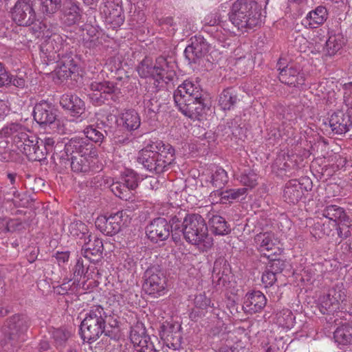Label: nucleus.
<instances>
[{
  "label": "nucleus",
  "instance_id": "53",
  "mask_svg": "<svg viewBox=\"0 0 352 352\" xmlns=\"http://www.w3.org/2000/svg\"><path fill=\"white\" fill-rule=\"evenodd\" d=\"M54 338L59 343L65 342L69 337L63 330L56 329L53 333Z\"/></svg>",
  "mask_w": 352,
  "mask_h": 352
},
{
  "label": "nucleus",
  "instance_id": "45",
  "mask_svg": "<svg viewBox=\"0 0 352 352\" xmlns=\"http://www.w3.org/2000/svg\"><path fill=\"white\" fill-rule=\"evenodd\" d=\"M223 100L221 102V109L223 110H229L231 107L236 102V96L232 93L230 92V90H224L223 93Z\"/></svg>",
  "mask_w": 352,
  "mask_h": 352
},
{
  "label": "nucleus",
  "instance_id": "50",
  "mask_svg": "<svg viewBox=\"0 0 352 352\" xmlns=\"http://www.w3.org/2000/svg\"><path fill=\"white\" fill-rule=\"evenodd\" d=\"M205 23L208 25L217 26L220 22V16L217 12L208 14L204 19Z\"/></svg>",
  "mask_w": 352,
  "mask_h": 352
},
{
  "label": "nucleus",
  "instance_id": "12",
  "mask_svg": "<svg viewBox=\"0 0 352 352\" xmlns=\"http://www.w3.org/2000/svg\"><path fill=\"white\" fill-rule=\"evenodd\" d=\"M90 100L96 105L104 103L109 98L116 100L120 94V89L116 87L113 82L108 81L93 82L90 85Z\"/></svg>",
  "mask_w": 352,
  "mask_h": 352
},
{
  "label": "nucleus",
  "instance_id": "44",
  "mask_svg": "<svg viewBox=\"0 0 352 352\" xmlns=\"http://www.w3.org/2000/svg\"><path fill=\"white\" fill-rule=\"evenodd\" d=\"M86 138L96 143L102 142L104 135L101 131L93 126H89L84 131Z\"/></svg>",
  "mask_w": 352,
  "mask_h": 352
},
{
  "label": "nucleus",
  "instance_id": "6",
  "mask_svg": "<svg viewBox=\"0 0 352 352\" xmlns=\"http://www.w3.org/2000/svg\"><path fill=\"white\" fill-rule=\"evenodd\" d=\"M67 152L75 153L72 156L71 168L74 172H87L91 164L97 157V151L93 144L87 142L83 138H73L66 144Z\"/></svg>",
  "mask_w": 352,
  "mask_h": 352
},
{
  "label": "nucleus",
  "instance_id": "49",
  "mask_svg": "<svg viewBox=\"0 0 352 352\" xmlns=\"http://www.w3.org/2000/svg\"><path fill=\"white\" fill-rule=\"evenodd\" d=\"M14 198L12 199L14 204L16 207H26L28 203L27 196L25 194H20L17 191H13Z\"/></svg>",
  "mask_w": 352,
  "mask_h": 352
},
{
  "label": "nucleus",
  "instance_id": "55",
  "mask_svg": "<svg viewBox=\"0 0 352 352\" xmlns=\"http://www.w3.org/2000/svg\"><path fill=\"white\" fill-rule=\"evenodd\" d=\"M9 81V76L6 69L0 62V87L3 86Z\"/></svg>",
  "mask_w": 352,
  "mask_h": 352
},
{
  "label": "nucleus",
  "instance_id": "60",
  "mask_svg": "<svg viewBox=\"0 0 352 352\" xmlns=\"http://www.w3.org/2000/svg\"><path fill=\"white\" fill-rule=\"evenodd\" d=\"M94 186L96 188L101 187L102 186V178L100 175H98L94 177Z\"/></svg>",
  "mask_w": 352,
  "mask_h": 352
},
{
  "label": "nucleus",
  "instance_id": "4",
  "mask_svg": "<svg viewBox=\"0 0 352 352\" xmlns=\"http://www.w3.org/2000/svg\"><path fill=\"white\" fill-rule=\"evenodd\" d=\"M177 63L172 58L160 56L156 59L154 65L148 58L144 59L138 68L139 75L142 78H151L157 86L160 83H168L176 77Z\"/></svg>",
  "mask_w": 352,
  "mask_h": 352
},
{
  "label": "nucleus",
  "instance_id": "27",
  "mask_svg": "<svg viewBox=\"0 0 352 352\" xmlns=\"http://www.w3.org/2000/svg\"><path fill=\"white\" fill-rule=\"evenodd\" d=\"M327 19V10L324 6H318L309 12L302 23L310 28H314L322 25Z\"/></svg>",
  "mask_w": 352,
  "mask_h": 352
},
{
  "label": "nucleus",
  "instance_id": "22",
  "mask_svg": "<svg viewBox=\"0 0 352 352\" xmlns=\"http://www.w3.org/2000/svg\"><path fill=\"white\" fill-rule=\"evenodd\" d=\"M60 104L73 117H79L85 110V104L82 100L73 94L63 95Z\"/></svg>",
  "mask_w": 352,
  "mask_h": 352
},
{
  "label": "nucleus",
  "instance_id": "25",
  "mask_svg": "<svg viewBox=\"0 0 352 352\" xmlns=\"http://www.w3.org/2000/svg\"><path fill=\"white\" fill-rule=\"evenodd\" d=\"M120 125L129 131L138 129L141 124L139 114L135 110H126L122 112L118 120Z\"/></svg>",
  "mask_w": 352,
  "mask_h": 352
},
{
  "label": "nucleus",
  "instance_id": "13",
  "mask_svg": "<svg viewBox=\"0 0 352 352\" xmlns=\"http://www.w3.org/2000/svg\"><path fill=\"white\" fill-rule=\"evenodd\" d=\"M173 97L176 104L185 107L186 102L196 101L204 98V92L198 82L186 80L178 86Z\"/></svg>",
  "mask_w": 352,
  "mask_h": 352
},
{
  "label": "nucleus",
  "instance_id": "30",
  "mask_svg": "<svg viewBox=\"0 0 352 352\" xmlns=\"http://www.w3.org/2000/svg\"><path fill=\"white\" fill-rule=\"evenodd\" d=\"M344 44V38L341 34H331L326 41L323 52L328 56H334Z\"/></svg>",
  "mask_w": 352,
  "mask_h": 352
},
{
  "label": "nucleus",
  "instance_id": "3",
  "mask_svg": "<svg viewBox=\"0 0 352 352\" xmlns=\"http://www.w3.org/2000/svg\"><path fill=\"white\" fill-rule=\"evenodd\" d=\"M231 22L241 31H248L261 23V8L252 1L237 0L229 14Z\"/></svg>",
  "mask_w": 352,
  "mask_h": 352
},
{
  "label": "nucleus",
  "instance_id": "46",
  "mask_svg": "<svg viewBox=\"0 0 352 352\" xmlns=\"http://www.w3.org/2000/svg\"><path fill=\"white\" fill-rule=\"evenodd\" d=\"M257 175L253 171H249L241 176L240 181L244 185L250 188H253L256 185Z\"/></svg>",
  "mask_w": 352,
  "mask_h": 352
},
{
  "label": "nucleus",
  "instance_id": "62",
  "mask_svg": "<svg viewBox=\"0 0 352 352\" xmlns=\"http://www.w3.org/2000/svg\"><path fill=\"white\" fill-rule=\"evenodd\" d=\"M221 182H227L228 174H227V172L225 171L223 169H221Z\"/></svg>",
  "mask_w": 352,
  "mask_h": 352
},
{
  "label": "nucleus",
  "instance_id": "19",
  "mask_svg": "<svg viewBox=\"0 0 352 352\" xmlns=\"http://www.w3.org/2000/svg\"><path fill=\"white\" fill-rule=\"evenodd\" d=\"M170 226L164 218L154 219L146 229L148 238L155 243L167 239L170 235Z\"/></svg>",
  "mask_w": 352,
  "mask_h": 352
},
{
  "label": "nucleus",
  "instance_id": "42",
  "mask_svg": "<svg viewBox=\"0 0 352 352\" xmlns=\"http://www.w3.org/2000/svg\"><path fill=\"white\" fill-rule=\"evenodd\" d=\"M221 280L223 281V286L228 289L232 295H236L238 289L236 287V282L235 277L232 273L228 274H223L221 276Z\"/></svg>",
  "mask_w": 352,
  "mask_h": 352
},
{
  "label": "nucleus",
  "instance_id": "33",
  "mask_svg": "<svg viewBox=\"0 0 352 352\" xmlns=\"http://www.w3.org/2000/svg\"><path fill=\"white\" fill-rule=\"evenodd\" d=\"M349 120H345L342 116L333 114L329 120V125L331 130L337 134H343L349 129Z\"/></svg>",
  "mask_w": 352,
  "mask_h": 352
},
{
  "label": "nucleus",
  "instance_id": "47",
  "mask_svg": "<svg viewBox=\"0 0 352 352\" xmlns=\"http://www.w3.org/2000/svg\"><path fill=\"white\" fill-rule=\"evenodd\" d=\"M209 226L211 230L216 235L220 234V216L214 214L213 212L210 213Z\"/></svg>",
  "mask_w": 352,
  "mask_h": 352
},
{
  "label": "nucleus",
  "instance_id": "39",
  "mask_svg": "<svg viewBox=\"0 0 352 352\" xmlns=\"http://www.w3.org/2000/svg\"><path fill=\"white\" fill-rule=\"evenodd\" d=\"M294 156H290L286 153H280L276 158L274 166L280 170H287L292 166H294V162L292 159Z\"/></svg>",
  "mask_w": 352,
  "mask_h": 352
},
{
  "label": "nucleus",
  "instance_id": "1",
  "mask_svg": "<svg viewBox=\"0 0 352 352\" xmlns=\"http://www.w3.org/2000/svg\"><path fill=\"white\" fill-rule=\"evenodd\" d=\"M8 138L29 160L41 161L45 157V152L38 145V138L21 124L11 123L0 131V144H6Z\"/></svg>",
  "mask_w": 352,
  "mask_h": 352
},
{
  "label": "nucleus",
  "instance_id": "20",
  "mask_svg": "<svg viewBox=\"0 0 352 352\" xmlns=\"http://www.w3.org/2000/svg\"><path fill=\"white\" fill-rule=\"evenodd\" d=\"M265 296L260 291L248 292L243 300V309L245 312L255 314L260 312L266 305Z\"/></svg>",
  "mask_w": 352,
  "mask_h": 352
},
{
  "label": "nucleus",
  "instance_id": "8",
  "mask_svg": "<svg viewBox=\"0 0 352 352\" xmlns=\"http://www.w3.org/2000/svg\"><path fill=\"white\" fill-rule=\"evenodd\" d=\"M12 18L19 25L30 26L31 31L38 38L41 30L45 28V24L36 20V13L30 0H19L14 6Z\"/></svg>",
  "mask_w": 352,
  "mask_h": 352
},
{
  "label": "nucleus",
  "instance_id": "34",
  "mask_svg": "<svg viewBox=\"0 0 352 352\" xmlns=\"http://www.w3.org/2000/svg\"><path fill=\"white\" fill-rule=\"evenodd\" d=\"M295 317L291 310L283 309L276 314V322L285 329H291L294 324Z\"/></svg>",
  "mask_w": 352,
  "mask_h": 352
},
{
  "label": "nucleus",
  "instance_id": "26",
  "mask_svg": "<svg viewBox=\"0 0 352 352\" xmlns=\"http://www.w3.org/2000/svg\"><path fill=\"white\" fill-rule=\"evenodd\" d=\"M256 248L260 252L270 251L275 248L279 241L272 232H264L256 234L254 237Z\"/></svg>",
  "mask_w": 352,
  "mask_h": 352
},
{
  "label": "nucleus",
  "instance_id": "23",
  "mask_svg": "<svg viewBox=\"0 0 352 352\" xmlns=\"http://www.w3.org/2000/svg\"><path fill=\"white\" fill-rule=\"evenodd\" d=\"M60 11L63 19L69 25L76 23L80 20L82 12L76 0H63Z\"/></svg>",
  "mask_w": 352,
  "mask_h": 352
},
{
  "label": "nucleus",
  "instance_id": "41",
  "mask_svg": "<svg viewBox=\"0 0 352 352\" xmlns=\"http://www.w3.org/2000/svg\"><path fill=\"white\" fill-rule=\"evenodd\" d=\"M10 322V329L12 331V335H14V331L17 333L19 331H23L27 329V320L23 316H14L11 318Z\"/></svg>",
  "mask_w": 352,
  "mask_h": 352
},
{
  "label": "nucleus",
  "instance_id": "17",
  "mask_svg": "<svg viewBox=\"0 0 352 352\" xmlns=\"http://www.w3.org/2000/svg\"><path fill=\"white\" fill-rule=\"evenodd\" d=\"M281 61L278 63L279 72V80L281 82L293 87H300L305 81V74L302 72L300 65L290 64L280 67Z\"/></svg>",
  "mask_w": 352,
  "mask_h": 352
},
{
  "label": "nucleus",
  "instance_id": "52",
  "mask_svg": "<svg viewBox=\"0 0 352 352\" xmlns=\"http://www.w3.org/2000/svg\"><path fill=\"white\" fill-rule=\"evenodd\" d=\"M54 257L58 262V265L64 264L67 263L69 258V252H57L54 254Z\"/></svg>",
  "mask_w": 352,
  "mask_h": 352
},
{
  "label": "nucleus",
  "instance_id": "63",
  "mask_svg": "<svg viewBox=\"0 0 352 352\" xmlns=\"http://www.w3.org/2000/svg\"><path fill=\"white\" fill-rule=\"evenodd\" d=\"M84 3L88 6H91L98 2V0H82Z\"/></svg>",
  "mask_w": 352,
  "mask_h": 352
},
{
  "label": "nucleus",
  "instance_id": "35",
  "mask_svg": "<svg viewBox=\"0 0 352 352\" xmlns=\"http://www.w3.org/2000/svg\"><path fill=\"white\" fill-rule=\"evenodd\" d=\"M76 71V66L73 63V61L69 58L64 62L60 63L55 70L56 76L61 80L67 79L70 77Z\"/></svg>",
  "mask_w": 352,
  "mask_h": 352
},
{
  "label": "nucleus",
  "instance_id": "28",
  "mask_svg": "<svg viewBox=\"0 0 352 352\" xmlns=\"http://www.w3.org/2000/svg\"><path fill=\"white\" fill-rule=\"evenodd\" d=\"M303 190L301 184L296 179L289 181L285 186L283 191V197L285 201L295 204L302 197Z\"/></svg>",
  "mask_w": 352,
  "mask_h": 352
},
{
  "label": "nucleus",
  "instance_id": "36",
  "mask_svg": "<svg viewBox=\"0 0 352 352\" xmlns=\"http://www.w3.org/2000/svg\"><path fill=\"white\" fill-rule=\"evenodd\" d=\"M69 231L74 237L79 238L85 241V237L89 235V231L87 226L80 221H76L69 225Z\"/></svg>",
  "mask_w": 352,
  "mask_h": 352
},
{
  "label": "nucleus",
  "instance_id": "37",
  "mask_svg": "<svg viewBox=\"0 0 352 352\" xmlns=\"http://www.w3.org/2000/svg\"><path fill=\"white\" fill-rule=\"evenodd\" d=\"M62 0H41V10L43 14L52 15L60 10Z\"/></svg>",
  "mask_w": 352,
  "mask_h": 352
},
{
  "label": "nucleus",
  "instance_id": "2",
  "mask_svg": "<svg viewBox=\"0 0 352 352\" xmlns=\"http://www.w3.org/2000/svg\"><path fill=\"white\" fill-rule=\"evenodd\" d=\"M175 150L161 140L152 142L139 152L138 161L149 171L160 173L174 162Z\"/></svg>",
  "mask_w": 352,
  "mask_h": 352
},
{
  "label": "nucleus",
  "instance_id": "5",
  "mask_svg": "<svg viewBox=\"0 0 352 352\" xmlns=\"http://www.w3.org/2000/svg\"><path fill=\"white\" fill-rule=\"evenodd\" d=\"M184 238L202 251L210 248L212 239L208 234V227L204 218L198 214H187L182 223Z\"/></svg>",
  "mask_w": 352,
  "mask_h": 352
},
{
  "label": "nucleus",
  "instance_id": "54",
  "mask_svg": "<svg viewBox=\"0 0 352 352\" xmlns=\"http://www.w3.org/2000/svg\"><path fill=\"white\" fill-rule=\"evenodd\" d=\"M42 142L44 146V149L43 151L45 152V156L46 154L52 150L55 141L53 138L50 137L45 138Z\"/></svg>",
  "mask_w": 352,
  "mask_h": 352
},
{
  "label": "nucleus",
  "instance_id": "58",
  "mask_svg": "<svg viewBox=\"0 0 352 352\" xmlns=\"http://www.w3.org/2000/svg\"><path fill=\"white\" fill-rule=\"evenodd\" d=\"M232 199H235L243 195L246 192V188H239L236 190H232Z\"/></svg>",
  "mask_w": 352,
  "mask_h": 352
},
{
  "label": "nucleus",
  "instance_id": "61",
  "mask_svg": "<svg viewBox=\"0 0 352 352\" xmlns=\"http://www.w3.org/2000/svg\"><path fill=\"white\" fill-rule=\"evenodd\" d=\"M13 84L17 87H23L25 84V81L22 78L14 79Z\"/></svg>",
  "mask_w": 352,
  "mask_h": 352
},
{
  "label": "nucleus",
  "instance_id": "48",
  "mask_svg": "<svg viewBox=\"0 0 352 352\" xmlns=\"http://www.w3.org/2000/svg\"><path fill=\"white\" fill-rule=\"evenodd\" d=\"M261 280L265 287L272 286L276 280V274L267 270L263 273Z\"/></svg>",
  "mask_w": 352,
  "mask_h": 352
},
{
  "label": "nucleus",
  "instance_id": "59",
  "mask_svg": "<svg viewBox=\"0 0 352 352\" xmlns=\"http://www.w3.org/2000/svg\"><path fill=\"white\" fill-rule=\"evenodd\" d=\"M230 232V228L228 226L227 222L221 221V235L227 234Z\"/></svg>",
  "mask_w": 352,
  "mask_h": 352
},
{
  "label": "nucleus",
  "instance_id": "21",
  "mask_svg": "<svg viewBox=\"0 0 352 352\" xmlns=\"http://www.w3.org/2000/svg\"><path fill=\"white\" fill-rule=\"evenodd\" d=\"M185 107L180 104H176L179 111L185 116L193 119L199 120L205 113L207 105L204 98L196 101H188L184 102Z\"/></svg>",
  "mask_w": 352,
  "mask_h": 352
},
{
  "label": "nucleus",
  "instance_id": "57",
  "mask_svg": "<svg viewBox=\"0 0 352 352\" xmlns=\"http://www.w3.org/2000/svg\"><path fill=\"white\" fill-rule=\"evenodd\" d=\"M232 190L221 191V203L223 200L230 201L232 199Z\"/></svg>",
  "mask_w": 352,
  "mask_h": 352
},
{
  "label": "nucleus",
  "instance_id": "10",
  "mask_svg": "<svg viewBox=\"0 0 352 352\" xmlns=\"http://www.w3.org/2000/svg\"><path fill=\"white\" fill-rule=\"evenodd\" d=\"M34 118L41 125H50L52 129L58 133L64 131L60 120H56L55 110L52 104L41 101L37 103L33 111Z\"/></svg>",
  "mask_w": 352,
  "mask_h": 352
},
{
  "label": "nucleus",
  "instance_id": "29",
  "mask_svg": "<svg viewBox=\"0 0 352 352\" xmlns=\"http://www.w3.org/2000/svg\"><path fill=\"white\" fill-rule=\"evenodd\" d=\"M85 270V265L83 263L82 258H78L75 265L72 269L73 278L74 279V280L78 282L82 281V283H85L86 281L94 278V274L95 273V267L94 266L88 265L86 267L85 274H83V272Z\"/></svg>",
  "mask_w": 352,
  "mask_h": 352
},
{
  "label": "nucleus",
  "instance_id": "16",
  "mask_svg": "<svg viewBox=\"0 0 352 352\" xmlns=\"http://www.w3.org/2000/svg\"><path fill=\"white\" fill-rule=\"evenodd\" d=\"M143 288L147 294L153 298H158L167 292L166 278L163 273L147 272Z\"/></svg>",
  "mask_w": 352,
  "mask_h": 352
},
{
  "label": "nucleus",
  "instance_id": "38",
  "mask_svg": "<svg viewBox=\"0 0 352 352\" xmlns=\"http://www.w3.org/2000/svg\"><path fill=\"white\" fill-rule=\"evenodd\" d=\"M129 192L135 189L138 186L139 177L132 170H126L120 178Z\"/></svg>",
  "mask_w": 352,
  "mask_h": 352
},
{
  "label": "nucleus",
  "instance_id": "31",
  "mask_svg": "<svg viewBox=\"0 0 352 352\" xmlns=\"http://www.w3.org/2000/svg\"><path fill=\"white\" fill-rule=\"evenodd\" d=\"M333 338L338 344H351L352 325L345 324L338 327L334 332Z\"/></svg>",
  "mask_w": 352,
  "mask_h": 352
},
{
  "label": "nucleus",
  "instance_id": "24",
  "mask_svg": "<svg viewBox=\"0 0 352 352\" xmlns=\"http://www.w3.org/2000/svg\"><path fill=\"white\" fill-rule=\"evenodd\" d=\"M39 37L45 38L44 42L41 44V50L49 54L50 57H52V53L56 52L61 48L62 38L60 36L56 34L49 35L45 25V28L41 30Z\"/></svg>",
  "mask_w": 352,
  "mask_h": 352
},
{
  "label": "nucleus",
  "instance_id": "40",
  "mask_svg": "<svg viewBox=\"0 0 352 352\" xmlns=\"http://www.w3.org/2000/svg\"><path fill=\"white\" fill-rule=\"evenodd\" d=\"M111 192L120 199L127 200L130 199V192L121 181L113 182L110 186Z\"/></svg>",
  "mask_w": 352,
  "mask_h": 352
},
{
  "label": "nucleus",
  "instance_id": "9",
  "mask_svg": "<svg viewBox=\"0 0 352 352\" xmlns=\"http://www.w3.org/2000/svg\"><path fill=\"white\" fill-rule=\"evenodd\" d=\"M346 289L342 283L336 284L330 289L327 295L320 298V309L325 314L339 309L340 305L346 302Z\"/></svg>",
  "mask_w": 352,
  "mask_h": 352
},
{
  "label": "nucleus",
  "instance_id": "18",
  "mask_svg": "<svg viewBox=\"0 0 352 352\" xmlns=\"http://www.w3.org/2000/svg\"><path fill=\"white\" fill-rule=\"evenodd\" d=\"M184 50V56L188 63H197L208 51L209 46L204 37L195 36Z\"/></svg>",
  "mask_w": 352,
  "mask_h": 352
},
{
  "label": "nucleus",
  "instance_id": "14",
  "mask_svg": "<svg viewBox=\"0 0 352 352\" xmlns=\"http://www.w3.org/2000/svg\"><path fill=\"white\" fill-rule=\"evenodd\" d=\"M322 215L331 221L333 226L341 223L338 229L340 238H346L351 235L349 226L347 225L349 219L343 208L335 205L328 206L322 211Z\"/></svg>",
  "mask_w": 352,
  "mask_h": 352
},
{
  "label": "nucleus",
  "instance_id": "11",
  "mask_svg": "<svg viewBox=\"0 0 352 352\" xmlns=\"http://www.w3.org/2000/svg\"><path fill=\"white\" fill-rule=\"evenodd\" d=\"M129 221L126 212L120 211L108 217L101 216L97 218L96 226L106 235H113L118 233L122 226Z\"/></svg>",
  "mask_w": 352,
  "mask_h": 352
},
{
  "label": "nucleus",
  "instance_id": "7",
  "mask_svg": "<svg viewBox=\"0 0 352 352\" xmlns=\"http://www.w3.org/2000/svg\"><path fill=\"white\" fill-rule=\"evenodd\" d=\"M104 311L100 306L93 307L86 314L80 324V336L84 342L91 343L104 333L105 327Z\"/></svg>",
  "mask_w": 352,
  "mask_h": 352
},
{
  "label": "nucleus",
  "instance_id": "32",
  "mask_svg": "<svg viewBox=\"0 0 352 352\" xmlns=\"http://www.w3.org/2000/svg\"><path fill=\"white\" fill-rule=\"evenodd\" d=\"M82 243V247L85 252H89L92 255H97L103 250L102 240L95 236L87 235Z\"/></svg>",
  "mask_w": 352,
  "mask_h": 352
},
{
  "label": "nucleus",
  "instance_id": "64",
  "mask_svg": "<svg viewBox=\"0 0 352 352\" xmlns=\"http://www.w3.org/2000/svg\"><path fill=\"white\" fill-rule=\"evenodd\" d=\"M223 352H238L236 348L230 346L228 349L223 351Z\"/></svg>",
  "mask_w": 352,
  "mask_h": 352
},
{
  "label": "nucleus",
  "instance_id": "15",
  "mask_svg": "<svg viewBox=\"0 0 352 352\" xmlns=\"http://www.w3.org/2000/svg\"><path fill=\"white\" fill-rule=\"evenodd\" d=\"M102 13L105 21L115 28L120 26L124 21L122 0H102Z\"/></svg>",
  "mask_w": 352,
  "mask_h": 352
},
{
  "label": "nucleus",
  "instance_id": "43",
  "mask_svg": "<svg viewBox=\"0 0 352 352\" xmlns=\"http://www.w3.org/2000/svg\"><path fill=\"white\" fill-rule=\"evenodd\" d=\"M11 104L7 95H0V121H2L10 113Z\"/></svg>",
  "mask_w": 352,
  "mask_h": 352
},
{
  "label": "nucleus",
  "instance_id": "51",
  "mask_svg": "<svg viewBox=\"0 0 352 352\" xmlns=\"http://www.w3.org/2000/svg\"><path fill=\"white\" fill-rule=\"evenodd\" d=\"M106 65L111 72L118 71L122 67V63L118 57L109 58Z\"/></svg>",
  "mask_w": 352,
  "mask_h": 352
},
{
  "label": "nucleus",
  "instance_id": "56",
  "mask_svg": "<svg viewBox=\"0 0 352 352\" xmlns=\"http://www.w3.org/2000/svg\"><path fill=\"white\" fill-rule=\"evenodd\" d=\"M179 25L181 26V29L185 34H189L191 31H192L193 25L191 24L188 20L183 19L179 23Z\"/></svg>",
  "mask_w": 352,
  "mask_h": 352
}]
</instances>
